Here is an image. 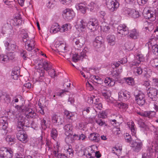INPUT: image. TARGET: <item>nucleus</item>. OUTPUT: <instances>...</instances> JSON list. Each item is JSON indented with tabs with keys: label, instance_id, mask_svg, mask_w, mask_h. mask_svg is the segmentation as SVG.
Returning a JSON list of instances; mask_svg holds the SVG:
<instances>
[{
	"label": "nucleus",
	"instance_id": "obj_1",
	"mask_svg": "<svg viewBox=\"0 0 158 158\" xmlns=\"http://www.w3.org/2000/svg\"><path fill=\"white\" fill-rule=\"evenodd\" d=\"M16 118L17 120V127L22 129L24 126H29L28 118H37L38 114L31 109L26 108L25 109L20 108L15 112Z\"/></svg>",
	"mask_w": 158,
	"mask_h": 158
},
{
	"label": "nucleus",
	"instance_id": "obj_2",
	"mask_svg": "<svg viewBox=\"0 0 158 158\" xmlns=\"http://www.w3.org/2000/svg\"><path fill=\"white\" fill-rule=\"evenodd\" d=\"M22 35V40L25 43V49L28 51H31L34 48L35 41L33 39L29 40L28 35L27 33H24Z\"/></svg>",
	"mask_w": 158,
	"mask_h": 158
},
{
	"label": "nucleus",
	"instance_id": "obj_3",
	"mask_svg": "<svg viewBox=\"0 0 158 158\" xmlns=\"http://www.w3.org/2000/svg\"><path fill=\"white\" fill-rule=\"evenodd\" d=\"M88 102L90 104H93L94 107L97 109H95L97 112H98V110H101L102 108V104L100 102V99L97 96L93 95L89 97Z\"/></svg>",
	"mask_w": 158,
	"mask_h": 158
},
{
	"label": "nucleus",
	"instance_id": "obj_4",
	"mask_svg": "<svg viewBox=\"0 0 158 158\" xmlns=\"http://www.w3.org/2000/svg\"><path fill=\"white\" fill-rule=\"evenodd\" d=\"M13 154L10 148L2 147L0 148V156L2 158H11Z\"/></svg>",
	"mask_w": 158,
	"mask_h": 158
},
{
	"label": "nucleus",
	"instance_id": "obj_5",
	"mask_svg": "<svg viewBox=\"0 0 158 158\" xmlns=\"http://www.w3.org/2000/svg\"><path fill=\"white\" fill-rule=\"evenodd\" d=\"M23 129V127L22 129L18 128L17 127V129L18 132L17 133L16 136L17 138L19 140L24 143L27 141V135Z\"/></svg>",
	"mask_w": 158,
	"mask_h": 158
},
{
	"label": "nucleus",
	"instance_id": "obj_6",
	"mask_svg": "<svg viewBox=\"0 0 158 158\" xmlns=\"http://www.w3.org/2000/svg\"><path fill=\"white\" fill-rule=\"evenodd\" d=\"M134 95L136 103L140 106H142L145 103V95L141 92L137 94L134 93Z\"/></svg>",
	"mask_w": 158,
	"mask_h": 158
},
{
	"label": "nucleus",
	"instance_id": "obj_7",
	"mask_svg": "<svg viewBox=\"0 0 158 158\" xmlns=\"http://www.w3.org/2000/svg\"><path fill=\"white\" fill-rule=\"evenodd\" d=\"M131 147L134 152H138L142 148L143 143L140 140H135L132 142Z\"/></svg>",
	"mask_w": 158,
	"mask_h": 158
},
{
	"label": "nucleus",
	"instance_id": "obj_8",
	"mask_svg": "<svg viewBox=\"0 0 158 158\" xmlns=\"http://www.w3.org/2000/svg\"><path fill=\"white\" fill-rule=\"evenodd\" d=\"M147 93L148 96L153 101H156L157 100L156 96L158 93V91L156 89L150 87L147 90Z\"/></svg>",
	"mask_w": 158,
	"mask_h": 158
},
{
	"label": "nucleus",
	"instance_id": "obj_9",
	"mask_svg": "<svg viewBox=\"0 0 158 158\" xmlns=\"http://www.w3.org/2000/svg\"><path fill=\"white\" fill-rule=\"evenodd\" d=\"M118 33L120 35V36H125L127 35L129 33L128 27L124 24H120L117 27Z\"/></svg>",
	"mask_w": 158,
	"mask_h": 158
},
{
	"label": "nucleus",
	"instance_id": "obj_10",
	"mask_svg": "<svg viewBox=\"0 0 158 158\" xmlns=\"http://www.w3.org/2000/svg\"><path fill=\"white\" fill-rule=\"evenodd\" d=\"M155 134V135H156L155 137L156 138L155 141L152 142L150 147H148L147 150V153H148L149 156H151V153L152 152L154 147L155 150L157 149V148L158 147V134L156 133V132Z\"/></svg>",
	"mask_w": 158,
	"mask_h": 158
},
{
	"label": "nucleus",
	"instance_id": "obj_11",
	"mask_svg": "<svg viewBox=\"0 0 158 158\" xmlns=\"http://www.w3.org/2000/svg\"><path fill=\"white\" fill-rule=\"evenodd\" d=\"M86 52L87 51L84 48L79 54H74L72 57L73 61L76 62L78 60L83 59L86 56Z\"/></svg>",
	"mask_w": 158,
	"mask_h": 158
},
{
	"label": "nucleus",
	"instance_id": "obj_12",
	"mask_svg": "<svg viewBox=\"0 0 158 158\" xmlns=\"http://www.w3.org/2000/svg\"><path fill=\"white\" fill-rule=\"evenodd\" d=\"M143 15L145 19L151 21H154L156 19L155 12L150 10H148L146 12H144Z\"/></svg>",
	"mask_w": 158,
	"mask_h": 158
},
{
	"label": "nucleus",
	"instance_id": "obj_13",
	"mask_svg": "<svg viewBox=\"0 0 158 158\" xmlns=\"http://www.w3.org/2000/svg\"><path fill=\"white\" fill-rule=\"evenodd\" d=\"M11 98L10 95L6 92H0V101L1 102L8 104L10 102Z\"/></svg>",
	"mask_w": 158,
	"mask_h": 158
},
{
	"label": "nucleus",
	"instance_id": "obj_14",
	"mask_svg": "<svg viewBox=\"0 0 158 158\" xmlns=\"http://www.w3.org/2000/svg\"><path fill=\"white\" fill-rule=\"evenodd\" d=\"M74 12L69 8H66L63 12V16L64 18L67 20L72 19L73 16Z\"/></svg>",
	"mask_w": 158,
	"mask_h": 158
},
{
	"label": "nucleus",
	"instance_id": "obj_15",
	"mask_svg": "<svg viewBox=\"0 0 158 158\" xmlns=\"http://www.w3.org/2000/svg\"><path fill=\"white\" fill-rule=\"evenodd\" d=\"M98 24V21L96 19L91 18L87 23V27L89 29L92 30L94 29L95 26H97Z\"/></svg>",
	"mask_w": 158,
	"mask_h": 158
},
{
	"label": "nucleus",
	"instance_id": "obj_16",
	"mask_svg": "<svg viewBox=\"0 0 158 158\" xmlns=\"http://www.w3.org/2000/svg\"><path fill=\"white\" fill-rule=\"evenodd\" d=\"M73 41L75 44L78 48H81L85 44V39L83 37H79L77 38H74Z\"/></svg>",
	"mask_w": 158,
	"mask_h": 158
},
{
	"label": "nucleus",
	"instance_id": "obj_17",
	"mask_svg": "<svg viewBox=\"0 0 158 158\" xmlns=\"http://www.w3.org/2000/svg\"><path fill=\"white\" fill-rule=\"evenodd\" d=\"M57 45H58L57 47V50L59 52H60V54L62 55L64 57V56H66V54L64 55L63 54L66 53L68 51V50L66 49L65 44L63 43L60 42L59 43V44H57Z\"/></svg>",
	"mask_w": 158,
	"mask_h": 158
},
{
	"label": "nucleus",
	"instance_id": "obj_18",
	"mask_svg": "<svg viewBox=\"0 0 158 158\" xmlns=\"http://www.w3.org/2000/svg\"><path fill=\"white\" fill-rule=\"evenodd\" d=\"M119 98L123 101L129 99L130 97V94L127 91H120L118 94Z\"/></svg>",
	"mask_w": 158,
	"mask_h": 158
},
{
	"label": "nucleus",
	"instance_id": "obj_19",
	"mask_svg": "<svg viewBox=\"0 0 158 158\" xmlns=\"http://www.w3.org/2000/svg\"><path fill=\"white\" fill-rule=\"evenodd\" d=\"M64 129L65 131V134L67 136L70 135H73L72 130L73 127L71 123H69L66 124L64 127Z\"/></svg>",
	"mask_w": 158,
	"mask_h": 158
},
{
	"label": "nucleus",
	"instance_id": "obj_20",
	"mask_svg": "<svg viewBox=\"0 0 158 158\" xmlns=\"http://www.w3.org/2000/svg\"><path fill=\"white\" fill-rule=\"evenodd\" d=\"M103 38L101 36H98L96 37L93 42V45L96 48H100L103 43Z\"/></svg>",
	"mask_w": 158,
	"mask_h": 158
},
{
	"label": "nucleus",
	"instance_id": "obj_21",
	"mask_svg": "<svg viewBox=\"0 0 158 158\" xmlns=\"http://www.w3.org/2000/svg\"><path fill=\"white\" fill-rule=\"evenodd\" d=\"M110 4H109V10L113 12L116 10L119 6V3L117 0H109Z\"/></svg>",
	"mask_w": 158,
	"mask_h": 158
},
{
	"label": "nucleus",
	"instance_id": "obj_22",
	"mask_svg": "<svg viewBox=\"0 0 158 158\" xmlns=\"http://www.w3.org/2000/svg\"><path fill=\"white\" fill-rule=\"evenodd\" d=\"M138 114L143 117H148V118H152L156 115V112L154 111H145L143 112H139Z\"/></svg>",
	"mask_w": 158,
	"mask_h": 158
},
{
	"label": "nucleus",
	"instance_id": "obj_23",
	"mask_svg": "<svg viewBox=\"0 0 158 158\" xmlns=\"http://www.w3.org/2000/svg\"><path fill=\"white\" fill-rule=\"evenodd\" d=\"M76 7L77 10L80 11L83 14L86 13L87 8L86 5L84 3H77L76 5Z\"/></svg>",
	"mask_w": 158,
	"mask_h": 158
},
{
	"label": "nucleus",
	"instance_id": "obj_24",
	"mask_svg": "<svg viewBox=\"0 0 158 158\" xmlns=\"http://www.w3.org/2000/svg\"><path fill=\"white\" fill-rule=\"evenodd\" d=\"M144 61V57L141 54H139L137 55L135 60L132 63V64L137 66L139 65L141 62Z\"/></svg>",
	"mask_w": 158,
	"mask_h": 158
},
{
	"label": "nucleus",
	"instance_id": "obj_25",
	"mask_svg": "<svg viewBox=\"0 0 158 158\" xmlns=\"http://www.w3.org/2000/svg\"><path fill=\"white\" fill-rule=\"evenodd\" d=\"M89 138L91 141H94L95 142H98L100 139L99 134L96 133L90 134Z\"/></svg>",
	"mask_w": 158,
	"mask_h": 158
},
{
	"label": "nucleus",
	"instance_id": "obj_26",
	"mask_svg": "<svg viewBox=\"0 0 158 158\" xmlns=\"http://www.w3.org/2000/svg\"><path fill=\"white\" fill-rule=\"evenodd\" d=\"M60 28L59 25L58 23H54L51 25L50 31L51 33H56L58 31H60Z\"/></svg>",
	"mask_w": 158,
	"mask_h": 158
},
{
	"label": "nucleus",
	"instance_id": "obj_27",
	"mask_svg": "<svg viewBox=\"0 0 158 158\" xmlns=\"http://www.w3.org/2000/svg\"><path fill=\"white\" fill-rule=\"evenodd\" d=\"M109 98H110V96ZM110 102L114 103L115 105L119 108L125 109L127 107V105L126 104L122 102L121 103L117 102L115 100H114L113 102L112 101L111 102L110 99L109 98V103Z\"/></svg>",
	"mask_w": 158,
	"mask_h": 158
},
{
	"label": "nucleus",
	"instance_id": "obj_28",
	"mask_svg": "<svg viewBox=\"0 0 158 158\" xmlns=\"http://www.w3.org/2000/svg\"><path fill=\"white\" fill-rule=\"evenodd\" d=\"M129 35L132 39H137L139 36V32L136 29H133L131 31Z\"/></svg>",
	"mask_w": 158,
	"mask_h": 158
},
{
	"label": "nucleus",
	"instance_id": "obj_29",
	"mask_svg": "<svg viewBox=\"0 0 158 158\" xmlns=\"http://www.w3.org/2000/svg\"><path fill=\"white\" fill-rule=\"evenodd\" d=\"M64 113L67 118L69 120V122H72L74 118V114L73 113L69 112L68 110H65Z\"/></svg>",
	"mask_w": 158,
	"mask_h": 158
},
{
	"label": "nucleus",
	"instance_id": "obj_30",
	"mask_svg": "<svg viewBox=\"0 0 158 158\" xmlns=\"http://www.w3.org/2000/svg\"><path fill=\"white\" fill-rule=\"evenodd\" d=\"M5 46L6 47V49L12 52L14 51L15 49L16 46L14 44H10L8 42H6L5 43Z\"/></svg>",
	"mask_w": 158,
	"mask_h": 158
},
{
	"label": "nucleus",
	"instance_id": "obj_31",
	"mask_svg": "<svg viewBox=\"0 0 158 158\" xmlns=\"http://www.w3.org/2000/svg\"><path fill=\"white\" fill-rule=\"evenodd\" d=\"M37 70L40 73V76L39 77V81H40L41 80L44 81L45 79V72L44 69H38Z\"/></svg>",
	"mask_w": 158,
	"mask_h": 158
},
{
	"label": "nucleus",
	"instance_id": "obj_32",
	"mask_svg": "<svg viewBox=\"0 0 158 158\" xmlns=\"http://www.w3.org/2000/svg\"><path fill=\"white\" fill-rule=\"evenodd\" d=\"M126 83L129 85H134V79L131 77H126L124 78Z\"/></svg>",
	"mask_w": 158,
	"mask_h": 158
},
{
	"label": "nucleus",
	"instance_id": "obj_33",
	"mask_svg": "<svg viewBox=\"0 0 158 158\" xmlns=\"http://www.w3.org/2000/svg\"><path fill=\"white\" fill-rule=\"evenodd\" d=\"M6 141L8 142L9 144H10V143L11 142V145L14 143L16 140V139L14 137L10 135H7L6 138Z\"/></svg>",
	"mask_w": 158,
	"mask_h": 158
},
{
	"label": "nucleus",
	"instance_id": "obj_34",
	"mask_svg": "<svg viewBox=\"0 0 158 158\" xmlns=\"http://www.w3.org/2000/svg\"><path fill=\"white\" fill-rule=\"evenodd\" d=\"M43 65L44 68L42 69H44V70L48 71L51 69V64H49L48 61H44L43 63Z\"/></svg>",
	"mask_w": 158,
	"mask_h": 158
},
{
	"label": "nucleus",
	"instance_id": "obj_35",
	"mask_svg": "<svg viewBox=\"0 0 158 158\" xmlns=\"http://www.w3.org/2000/svg\"><path fill=\"white\" fill-rule=\"evenodd\" d=\"M19 75L20 71L19 70H13L12 72V75L13 76V78L15 80H17Z\"/></svg>",
	"mask_w": 158,
	"mask_h": 158
},
{
	"label": "nucleus",
	"instance_id": "obj_36",
	"mask_svg": "<svg viewBox=\"0 0 158 158\" xmlns=\"http://www.w3.org/2000/svg\"><path fill=\"white\" fill-rule=\"evenodd\" d=\"M70 26L69 24H65L62 25L60 28V32H63L68 30L69 29H70Z\"/></svg>",
	"mask_w": 158,
	"mask_h": 158
},
{
	"label": "nucleus",
	"instance_id": "obj_37",
	"mask_svg": "<svg viewBox=\"0 0 158 158\" xmlns=\"http://www.w3.org/2000/svg\"><path fill=\"white\" fill-rule=\"evenodd\" d=\"M51 136L54 140H55L58 135V132L56 130L55 128H53L51 131Z\"/></svg>",
	"mask_w": 158,
	"mask_h": 158
},
{
	"label": "nucleus",
	"instance_id": "obj_38",
	"mask_svg": "<svg viewBox=\"0 0 158 158\" xmlns=\"http://www.w3.org/2000/svg\"><path fill=\"white\" fill-rule=\"evenodd\" d=\"M120 63L121 64H123V60L118 61V62H113L111 64V66L113 69L116 68L118 67L120 65Z\"/></svg>",
	"mask_w": 158,
	"mask_h": 158
},
{
	"label": "nucleus",
	"instance_id": "obj_39",
	"mask_svg": "<svg viewBox=\"0 0 158 158\" xmlns=\"http://www.w3.org/2000/svg\"><path fill=\"white\" fill-rule=\"evenodd\" d=\"M9 58L7 55H0V62L4 63L5 62H8L9 61Z\"/></svg>",
	"mask_w": 158,
	"mask_h": 158
},
{
	"label": "nucleus",
	"instance_id": "obj_40",
	"mask_svg": "<svg viewBox=\"0 0 158 158\" xmlns=\"http://www.w3.org/2000/svg\"><path fill=\"white\" fill-rule=\"evenodd\" d=\"M151 65L154 67H156L158 70V58L152 60L150 61Z\"/></svg>",
	"mask_w": 158,
	"mask_h": 158
},
{
	"label": "nucleus",
	"instance_id": "obj_41",
	"mask_svg": "<svg viewBox=\"0 0 158 158\" xmlns=\"http://www.w3.org/2000/svg\"><path fill=\"white\" fill-rule=\"evenodd\" d=\"M66 153L67 156L72 157L73 156L74 151L73 149L69 146V148L67 150Z\"/></svg>",
	"mask_w": 158,
	"mask_h": 158
},
{
	"label": "nucleus",
	"instance_id": "obj_42",
	"mask_svg": "<svg viewBox=\"0 0 158 158\" xmlns=\"http://www.w3.org/2000/svg\"><path fill=\"white\" fill-rule=\"evenodd\" d=\"M115 37L113 35H111L109 37V45L113 46L115 43Z\"/></svg>",
	"mask_w": 158,
	"mask_h": 158
},
{
	"label": "nucleus",
	"instance_id": "obj_43",
	"mask_svg": "<svg viewBox=\"0 0 158 158\" xmlns=\"http://www.w3.org/2000/svg\"><path fill=\"white\" fill-rule=\"evenodd\" d=\"M152 51L153 53L158 56V45L155 44L153 45L152 47Z\"/></svg>",
	"mask_w": 158,
	"mask_h": 158
},
{
	"label": "nucleus",
	"instance_id": "obj_44",
	"mask_svg": "<svg viewBox=\"0 0 158 158\" xmlns=\"http://www.w3.org/2000/svg\"><path fill=\"white\" fill-rule=\"evenodd\" d=\"M112 131L113 134L118 136H119L121 133L120 128L118 127H114L113 128Z\"/></svg>",
	"mask_w": 158,
	"mask_h": 158
},
{
	"label": "nucleus",
	"instance_id": "obj_45",
	"mask_svg": "<svg viewBox=\"0 0 158 158\" xmlns=\"http://www.w3.org/2000/svg\"><path fill=\"white\" fill-rule=\"evenodd\" d=\"M93 78L94 81L98 84H101L102 83V80L98 76H94Z\"/></svg>",
	"mask_w": 158,
	"mask_h": 158
},
{
	"label": "nucleus",
	"instance_id": "obj_46",
	"mask_svg": "<svg viewBox=\"0 0 158 158\" xmlns=\"http://www.w3.org/2000/svg\"><path fill=\"white\" fill-rule=\"evenodd\" d=\"M41 125L43 129L45 130L48 127V123L46 120L43 119L41 121Z\"/></svg>",
	"mask_w": 158,
	"mask_h": 158
},
{
	"label": "nucleus",
	"instance_id": "obj_47",
	"mask_svg": "<svg viewBox=\"0 0 158 158\" xmlns=\"http://www.w3.org/2000/svg\"><path fill=\"white\" fill-rule=\"evenodd\" d=\"M123 11L126 15L131 16V13L133 12V10H132L131 9L126 7L124 8Z\"/></svg>",
	"mask_w": 158,
	"mask_h": 158
},
{
	"label": "nucleus",
	"instance_id": "obj_48",
	"mask_svg": "<svg viewBox=\"0 0 158 158\" xmlns=\"http://www.w3.org/2000/svg\"><path fill=\"white\" fill-rule=\"evenodd\" d=\"M129 127L132 133L135 135L136 133V130L135 129L134 126V124L133 123L131 122V124H129Z\"/></svg>",
	"mask_w": 158,
	"mask_h": 158
},
{
	"label": "nucleus",
	"instance_id": "obj_49",
	"mask_svg": "<svg viewBox=\"0 0 158 158\" xmlns=\"http://www.w3.org/2000/svg\"><path fill=\"white\" fill-rule=\"evenodd\" d=\"M21 56L25 60L27 59V52L26 51L22 50L20 52Z\"/></svg>",
	"mask_w": 158,
	"mask_h": 158
},
{
	"label": "nucleus",
	"instance_id": "obj_50",
	"mask_svg": "<svg viewBox=\"0 0 158 158\" xmlns=\"http://www.w3.org/2000/svg\"><path fill=\"white\" fill-rule=\"evenodd\" d=\"M124 136L126 141L127 142H130L132 140L131 136L128 133H126L124 134Z\"/></svg>",
	"mask_w": 158,
	"mask_h": 158
},
{
	"label": "nucleus",
	"instance_id": "obj_51",
	"mask_svg": "<svg viewBox=\"0 0 158 158\" xmlns=\"http://www.w3.org/2000/svg\"><path fill=\"white\" fill-rule=\"evenodd\" d=\"M8 126V123H0V129L5 130Z\"/></svg>",
	"mask_w": 158,
	"mask_h": 158
},
{
	"label": "nucleus",
	"instance_id": "obj_52",
	"mask_svg": "<svg viewBox=\"0 0 158 158\" xmlns=\"http://www.w3.org/2000/svg\"><path fill=\"white\" fill-rule=\"evenodd\" d=\"M8 126V123H0V129L5 130Z\"/></svg>",
	"mask_w": 158,
	"mask_h": 158
},
{
	"label": "nucleus",
	"instance_id": "obj_53",
	"mask_svg": "<svg viewBox=\"0 0 158 158\" xmlns=\"http://www.w3.org/2000/svg\"><path fill=\"white\" fill-rule=\"evenodd\" d=\"M131 16L134 18H137L139 16V12L136 10L134 11L133 10V12L131 13Z\"/></svg>",
	"mask_w": 158,
	"mask_h": 158
},
{
	"label": "nucleus",
	"instance_id": "obj_54",
	"mask_svg": "<svg viewBox=\"0 0 158 158\" xmlns=\"http://www.w3.org/2000/svg\"><path fill=\"white\" fill-rule=\"evenodd\" d=\"M138 123L140 127L142 128H145L146 127V125L143 122L142 119H140L138 121Z\"/></svg>",
	"mask_w": 158,
	"mask_h": 158
},
{
	"label": "nucleus",
	"instance_id": "obj_55",
	"mask_svg": "<svg viewBox=\"0 0 158 158\" xmlns=\"http://www.w3.org/2000/svg\"><path fill=\"white\" fill-rule=\"evenodd\" d=\"M113 73L112 74V76L113 78H110L109 77V80L110 81V82L109 83V84L110 86H113L114 85L115 83V80L116 79V78H114V77H113Z\"/></svg>",
	"mask_w": 158,
	"mask_h": 158
},
{
	"label": "nucleus",
	"instance_id": "obj_56",
	"mask_svg": "<svg viewBox=\"0 0 158 158\" xmlns=\"http://www.w3.org/2000/svg\"><path fill=\"white\" fill-rule=\"evenodd\" d=\"M118 72H114V73H113V77H114V78H118V77L120 73H121L122 72V69H118Z\"/></svg>",
	"mask_w": 158,
	"mask_h": 158
},
{
	"label": "nucleus",
	"instance_id": "obj_57",
	"mask_svg": "<svg viewBox=\"0 0 158 158\" xmlns=\"http://www.w3.org/2000/svg\"><path fill=\"white\" fill-rule=\"evenodd\" d=\"M118 72H114V73H113V77H114V78H118V77L120 73H121L122 72V69H118Z\"/></svg>",
	"mask_w": 158,
	"mask_h": 158
},
{
	"label": "nucleus",
	"instance_id": "obj_58",
	"mask_svg": "<svg viewBox=\"0 0 158 158\" xmlns=\"http://www.w3.org/2000/svg\"><path fill=\"white\" fill-rule=\"evenodd\" d=\"M102 93L103 96L106 99H108V91L107 90L104 89L102 91Z\"/></svg>",
	"mask_w": 158,
	"mask_h": 158
},
{
	"label": "nucleus",
	"instance_id": "obj_59",
	"mask_svg": "<svg viewBox=\"0 0 158 158\" xmlns=\"http://www.w3.org/2000/svg\"><path fill=\"white\" fill-rule=\"evenodd\" d=\"M57 123L58 125L62 124L63 122V120L62 117L60 116L57 115Z\"/></svg>",
	"mask_w": 158,
	"mask_h": 158
},
{
	"label": "nucleus",
	"instance_id": "obj_60",
	"mask_svg": "<svg viewBox=\"0 0 158 158\" xmlns=\"http://www.w3.org/2000/svg\"><path fill=\"white\" fill-rule=\"evenodd\" d=\"M49 74L50 75L52 78H54L56 76V74L55 73V71L53 69H52L48 72Z\"/></svg>",
	"mask_w": 158,
	"mask_h": 158
},
{
	"label": "nucleus",
	"instance_id": "obj_61",
	"mask_svg": "<svg viewBox=\"0 0 158 158\" xmlns=\"http://www.w3.org/2000/svg\"><path fill=\"white\" fill-rule=\"evenodd\" d=\"M151 80L152 81V83L154 85L158 87V79L152 77L151 78Z\"/></svg>",
	"mask_w": 158,
	"mask_h": 158
},
{
	"label": "nucleus",
	"instance_id": "obj_62",
	"mask_svg": "<svg viewBox=\"0 0 158 158\" xmlns=\"http://www.w3.org/2000/svg\"><path fill=\"white\" fill-rule=\"evenodd\" d=\"M8 22H7V24H6L4 25L2 27V31H1V32L3 34H5L6 32V30L7 29L6 28V27H7V26H8Z\"/></svg>",
	"mask_w": 158,
	"mask_h": 158
},
{
	"label": "nucleus",
	"instance_id": "obj_63",
	"mask_svg": "<svg viewBox=\"0 0 158 158\" xmlns=\"http://www.w3.org/2000/svg\"><path fill=\"white\" fill-rule=\"evenodd\" d=\"M96 123L100 126H102L104 125L105 123L102 121L100 118H98L95 121Z\"/></svg>",
	"mask_w": 158,
	"mask_h": 158
},
{
	"label": "nucleus",
	"instance_id": "obj_64",
	"mask_svg": "<svg viewBox=\"0 0 158 158\" xmlns=\"http://www.w3.org/2000/svg\"><path fill=\"white\" fill-rule=\"evenodd\" d=\"M8 118L6 117H2L0 118V123H7Z\"/></svg>",
	"mask_w": 158,
	"mask_h": 158
}]
</instances>
